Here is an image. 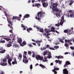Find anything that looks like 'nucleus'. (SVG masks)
Instances as JSON below:
<instances>
[{"label": "nucleus", "instance_id": "obj_3", "mask_svg": "<svg viewBox=\"0 0 74 74\" xmlns=\"http://www.w3.org/2000/svg\"><path fill=\"white\" fill-rule=\"evenodd\" d=\"M66 16L68 18H74V12L71 10L69 11V12L66 14Z\"/></svg>", "mask_w": 74, "mask_h": 74}, {"label": "nucleus", "instance_id": "obj_52", "mask_svg": "<svg viewBox=\"0 0 74 74\" xmlns=\"http://www.w3.org/2000/svg\"><path fill=\"white\" fill-rule=\"evenodd\" d=\"M59 46H54V48H57V49H58V48H59Z\"/></svg>", "mask_w": 74, "mask_h": 74}, {"label": "nucleus", "instance_id": "obj_54", "mask_svg": "<svg viewBox=\"0 0 74 74\" xmlns=\"http://www.w3.org/2000/svg\"><path fill=\"white\" fill-rule=\"evenodd\" d=\"M35 56H36V54H33L32 56V58H34L35 57Z\"/></svg>", "mask_w": 74, "mask_h": 74}, {"label": "nucleus", "instance_id": "obj_6", "mask_svg": "<svg viewBox=\"0 0 74 74\" xmlns=\"http://www.w3.org/2000/svg\"><path fill=\"white\" fill-rule=\"evenodd\" d=\"M45 32H44V33H43V36H46L47 35V34H48L49 33V29H45Z\"/></svg>", "mask_w": 74, "mask_h": 74}, {"label": "nucleus", "instance_id": "obj_10", "mask_svg": "<svg viewBox=\"0 0 74 74\" xmlns=\"http://www.w3.org/2000/svg\"><path fill=\"white\" fill-rule=\"evenodd\" d=\"M12 19L13 20H14V19H17L18 21H20V17H18V16H15V17L14 16H13V18Z\"/></svg>", "mask_w": 74, "mask_h": 74}, {"label": "nucleus", "instance_id": "obj_33", "mask_svg": "<svg viewBox=\"0 0 74 74\" xmlns=\"http://www.w3.org/2000/svg\"><path fill=\"white\" fill-rule=\"evenodd\" d=\"M35 42H36V43H39V42H40V43H41V41H40V40H36L35 41Z\"/></svg>", "mask_w": 74, "mask_h": 74}, {"label": "nucleus", "instance_id": "obj_30", "mask_svg": "<svg viewBox=\"0 0 74 74\" xmlns=\"http://www.w3.org/2000/svg\"><path fill=\"white\" fill-rule=\"evenodd\" d=\"M59 40L60 42L62 43H64V41H63V40L62 39H60V38H59Z\"/></svg>", "mask_w": 74, "mask_h": 74}, {"label": "nucleus", "instance_id": "obj_1", "mask_svg": "<svg viewBox=\"0 0 74 74\" xmlns=\"http://www.w3.org/2000/svg\"><path fill=\"white\" fill-rule=\"evenodd\" d=\"M52 5V10L53 12H58V13H56V15L60 16V14L61 12V10H59V8H57V7L58 5V4L57 3H53Z\"/></svg>", "mask_w": 74, "mask_h": 74}, {"label": "nucleus", "instance_id": "obj_61", "mask_svg": "<svg viewBox=\"0 0 74 74\" xmlns=\"http://www.w3.org/2000/svg\"><path fill=\"white\" fill-rule=\"evenodd\" d=\"M12 64H15V61H13L12 62Z\"/></svg>", "mask_w": 74, "mask_h": 74}, {"label": "nucleus", "instance_id": "obj_25", "mask_svg": "<svg viewBox=\"0 0 74 74\" xmlns=\"http://www.w3.org/2000/svg\"><path fill=\"white\" fill-rule=\"evenodd\" d=\"M4 39V40H6L7 41H10V40H11V39L10 38H5Z\"/></svg>", "mask_w": 74, "mask_h": 74}, {"label": "nucleus", "instance_id": "obj_27", "mask_svg": "<svg viewBox=\"0 0 74 74\" xmlns=\"http://www.w3.org/2000/svg\"><path fill=\"white\" fill-rule=\"evenodd\" d=\"M47 58L46 57H44V60H43V61L44 62H47V61H48V60H47Z\"/></svg>", "mask_w": 74, "mask_h": 74}, {"label": "nucleus", "instance_id": "obj_63", "mask_svg": "<svg viewBox=\"0 0 74 74\" xmlns=\"http://www.w3.org/2000/svg\"><path fill=\"white\" fill-rule=\"evenodd\" d=\"M46 47L47 48H49V45H46Z\"/></svg>", "mask_w": 74, "mask_h": 74}, {"label": "nucleus", "instance_id": "obj_17", "mask_svg": "<svg viewBox=\"0 0 74 74\" xmlns=\"http://www.w3.org/2000/svg\"><path fill=\"white\" fill-rule=\"evenodd\" d=\"M26 45V42L25 41H24L23 42V43H22V45H20L21 47H23L24 45Z\"/></svg>", "mask_w": 74, "mask_h": 74}, {"label": "nucleus", "instance_id": "obj_12", "mask_svg": "<svg viewBox=\"0 0 74 74\" xmlns=\"http://www.w3.org/2000/svg\"><path fill=\"white\" fill-rule=\"evenodd\" d=\"M22 40L21 38L17 40L18 42L19 43L20 45H22Z\"/></svg>", "mask_w": 74, "mask_h": 74}, {"label": "nucleus", "instance_id": "obj_9", "mask_svg": "<svg viewBox=\"0 0 74 74\" xmlns=\"http://www.w3.org/2000/svg\"><path fill=\"white\" fill-rule=\"evenodd\" d=\"M52 54H51V53L50 52H49L48 53V54H47V58H48L49 59H51V58H52Z\"/></svg>", "mask_w": 74, "mask_h": 74}, {"label": "nucleus", "instance_id": "obj_57", "mask_svg": "<svg viewBox=\"0 0 74 74\" xmlns=\"http://www.w3.org/2000/svg\"><path fill=\"white\" fill-rule=\"evenodd\" d=\"M61 39L63 40H65V38H64V37H63Z\"/></svg>", "mask_w": 74, "mask_h": 74}, {"label": "nucleus", "instance_id": "obj_48", "mask_svg": "<svg viewBox=\"0 0 74 74\" xmlns=\"http://www.w3.org/2000/svg\"><path fill=\"white\" fill-rule=\"evenodd\" d=\"M30 67L31 70H32V69H33V65H32V64H31L30 66Z\"/></svg>", "mask_w": 74, "mask_h": 74}, {"label": "nucleus", "instance_id": "obj_42", "mask_svg": "<svg viewBox=\"0 0 74 74\" xmlns=\"http://www.w3.org/2000/svg\"><path fill=\"white\" fill-rule=\"evenodd\" d=\"M64 33H67L69 32V31L67 30H64Z\"/></svg>", "mask_w": 74, "mask_h": 74}, {"label": "nucleus", "instance_id": "obj_62", "mask_svg": "<svg viewBox=\"0 0 74 74\" xmlns=\"http://www.w3.org/2000/svg\"><path fill=\"white\" fill-rule=\"evenodd\" d=\"M63 56H60V59H63Z\"/></svg>", "mask_w": 74, "mask_h": 74}, {"label": "nucleus", "instance_id": "obj_32", "mask_svg": "<svg viewBox=\"0 0 74 74\" xmlns=\"http://www.w3.org/2000/svg\"><path fill=\"white\" fill-rule=\"evenodd\" d=\"M23 60H26L27 59V58L26 57V56H23Z\"/></svg>", "mask_w": 74, "mask_h": 74}, {"label": "nucleus", "instance_id": "obj_34", "mask_svg": "<svg viewBox=\"0 0 74 74\" xmlns=\"http://www.w3.org/2000/svg\"><path fill=\"white\" fill-rule=\"evenodd\" d=\"M64 21H66V20L64 21L63 22H61L60 21V25H63V23H64Z\"/></svg>", "mask_w": 74, "mask_h": 74}, {"label": "nucleus", "instance_id": "obj_28", "mask_svg": "<svg viewBox=\"0 0 74 74\" xmlns=\"http://www.w3.org/2000/svg\"><path fill=\"white\" fill-rule=\"evenodd\" d=\"M5 50L4 49L3 50H2L0 51V53H5Z\"/></svg>", "mask_w": 74, "mask_h": 74}, {"label": "nucleus", "instance_id": "obj_41", "mask_svg": "<svg viewBox=\"0 0 74 74\" xmlns=\"http://www.w3.org/2000/svg\"><path fill=\"white\" fill-rule=\"evenodd\" d=\"M64 46H65L66 47V48H68V47L69 46V44L65 43L64 44Z\"/></svg>", "mask_w": 74, "mask_h": 74}, {"label": "nucleus", "instance_id": "obj_39", "mask_svg": "<svg viewBox=\"0 0 74 74\" xmlns=\"http://www.w3.org/2000/svg\"><path fill=\"white\" fill-rule=\"evenodd\" d=\"M64 20V16H63L61 17V22H62Z\"/></svg>", "mask_w": 74, "mask_h": 74}, {"label": "nucleus", "instance_id": "obj_43", "mask_svg": "<svg viewBox=\"0 0 74 74\" xmlns=\"http://www.w3.org/2000/svg\"><path fill=\"white\" fill-rule=\"evenodd\" d=\"M6 59H10V56L9 55H8L6 57Z\"/></svg>", "mask_w": 74, "mask_h": 74}, {"label": "nucleus", "instance_id": "obj_51", "mask_svg": "<svg viewBox=\"0 0 74 74\" xmlns=\"http://www.w3.org/2000/svg\"><path fill=\"white\" fill-rule=\"evenodd\" d=\"M71 40H67V42H68V43H69L70 42H71Z\"/></svg>", "mask_w": 74, "mask_h": 74}, {"label": "nucleus", "instance_id": "obj_64", "mask_svg": "<svg viewBox=\"0 0 74 74\" xmlns=\"http://www.w3.org/2000/svg\"><path fill=\"white\" fill-rule=\"evenodd\" d=\"M57 59H60V56H57Z\"/></svg>", "mask_w": 74, "mask_h": 74}, {"label": "nucleus", "instance_id": "obj_4", "mask_svg": "<svg viewBox=\"0 0 74 74\" xmlns=\"http://www.w3.org/2000/svg\"><path fill=\"white\" fill-rule=\"evenodd\" d=\"M7 19L8 22V23H10L11 25V26L10 24H8V26L9 27H10V29H11V30H12L13 29V27H12V23H11V21H10V20H9V19L8 18V17H7Z\"/></svg>", "mask_w": 74, "mask_h": 74}, {"label": "nucleus", "instance_id": "obj_47", "mask_svg": "<svg viewBox=\"0 0 74 74\" xmlns=\"http://www.w3.org/2000/svg\"><path fill=\"white\" fill-rule=\"evenodd\" d=\"M58 63L59 64H61V63H62V62L60 60H58Z\"/></svg>", "mask_w": 74, "mask_h": 74}, {"label": "nucleus", "instance_id": "obj_2", "mask_svg": "<svg viewBox=\"0 0 74 74\" xmlns=\"http://www.w3.org/2000/svg\"><path fill=\"white\" fill-rule=\"evenodd\" d=\"M45 16V12L42 11H40L38 12L37 15H36L35 18L38 21L41 20V18H42Z\"/></svg>", "mask_w": 74, "mask_h": 74}, {"label": "nucleus", "instance_id": "obj_44", "mask_svg": "<svg viewBox=\"0 0 74 74\" xmlns=\"http://www.w3.org/2000/svg\"><path fill=\"white\" fill-rule=\"evenodd\" d=\"M6 61H7V59L5 58H4L3 60V62H6Z\"/></svg>", "mask_w": 74, "mask_h": 74}, {"label": "nucleus", "instance_id": "obj_11", "mask_svg": "<svg viewBox=\"0 0 74 74\" xmlns=\"http://www.w3.org/2000/svg\"><path fill=\"white\" fill-rule=\"evenodd\" d=\"M42 5L44 7H47L48 6V4L47 2H42Z\"/></svg>", "mask_w": 74, "mask_h": 74}, {"label": "nucleus", "instance_id": "obj_60", "mask_svg": "<svg viewBox=\"0 0 74 74\" xmlns=\"http://www.w3.org/2000/svg\"><path fill=\"white\" fill-rule=\"evenodd\" d=\"M55 62L56 63H58V60H56L55 61Z\"/></svg>", "mask_w": 74, "mask_h": 74}, {"label": "nucleus", "instance_id": "obj_49", "mask_svg": "<svg viewBox=\"0 0 74 74\" xmlns=\"http://www.w3.org/2000/svg\"><path fill=\"white\" fill-rule=\"evenodd\" d=\"M45 36H46V38H49V36L48 35H46Z\"/></svg>", "mask_w": 74, "mask_h": 74}, {"label": "nucleus", "instance_id": "obj_15", "mask_svg": "<svg viewBox=\"0 0 74 74\" xmlns=\"http://www.w3.org/2000/svg\"><path fill=\"white\" fill-rule=\"evenodd\" d=\"M39 66L41 67H42V69H46V66L42 64H39Z\"/></svg>", "mask_w": 74, "mask_h": 74}, {"label": "nucleus", "instance_id": "obj_35", "mask_svg": "<svg viewBox=\"0 0 74 74\" xmlns=\"http://www.w3.org/2000/svg\"><path fill=\"white\" fill-rule=\"evenodd\" d=\"M14 60L15 62V64H17V62L16 61V58H14Z\"/></svg>", "mask_w": 74, "mask_h": 74}, {"label": "nucleus", "instance_id": "obj_45", "mask_svg": "<svg viewBox=\"0 0 74 74\" xmlns=\"http://www.w3.org/2000/svg\"><path fill=\"white\" fill-rule=\"evenodd\" d=\"M27 52L26 51H24V56H26L27 55Z\"/></svg>", "mask_w": 74, "mask_h": 74}, {"label": "nucleus", "instance_id": "obj_20", "mask_svg": "<svg viewBox=\"0 0 74 74\" xmlns=\"http://www.w3.org/2000/svg\"><path fill=\"white\" fill-rule=\"evenodd\" d=\"M22 55L21 53H19L18 55V59L20 60H21V58H22Z\"/></svg>", "mask_w": 74, "mask_h": 74}, {"label": "nucleus", "instance_id": "obj_50", "mask_svg": "<svg viewBox=\"0 0 74 74\" xmlns=\"http://www.w3.org/2000/svg\"><path fill=\"white\" fill-rule=\"evenodd\" d=\"M49 49H51V50H55V49L52 47H49Z\"/></svg>", "mask_w": 74, "mask_h": 74}, {"label": "nucleus", "instance_id": "obj_13", "mask_svg": "<svg viewBox=\"0 0 74 74\" xmlns=\"http://www.w3.org/2000/svg\"><path fill=\"white\" fill-rule=\"evenodd\" d=\"M51 32H54L55 33V28L53 26L51 27Z\"/></svg>", "mask_w": 74, "mask_h": 74}, {"label": "nucleus", "instance_id": "obj_21", "mask_svg": "<svg viewBox=\"0 0 74 74\" xmlns=\"http://www.w3.org/2000/svg\"><path fill=\"white\" fill-rule=\"evenodd\" d=\"M1 64L2 66H7V63H4V62H3L2 63V62L1 63Z\"/></svg>", "mask_w": 74, "mask_h": 74}, {"label": "nucleus", "instance_id": "obj_16", "mask_svg": "<svg viewBox=\"0 0 74 74\" xmlns=\"http://www.w3.org/2000/svg\"><path fill=\"white\" fill-rule=\"evenodd\" d=\"M33 30V29L32 28L29 27L27 29V31L28 33H30V31Z\"/></svg>", "mask_w": 74, "mask_h": 74}, {"label": "nucleus", "instance_id": "obj_26", "mask_svg": "<svg viewBox=\"0 0 74 74\" xmlns=\"http://www.w3.org/2000/svg\"><path fill=\"white\" fill-rule=\"evenodd\" d=\"M56 66H55L54 67V69L55 70H59V68H56Z\"/></svg>", "mask_w": 74, "mask_h": 74}, {"label": "nucleus", "instance_id": "obj_56", "mask_svg": "<svg viewBox=\"0 0 74 74\" xmlns=\"http://www.w3.org/2000/svg\"><path fill=\"white\" fill-rule=\"evenodd\" d=\"M59 44V41H57L56 43V45H58Z\"/></svg>", "mask_w": 74, "mask_h": 74}, {"label": "nucleus", "instance_id": "obj_8", "mask_svg": "<svg viewBox=\"0 0 74 74\" xmlns=\"http://www.w3.org/2000/svg\"><path fill=\"white\" fill-rule=\"evenodd\" d=\"M63 74H69L68 70L66 69H64L63 70Z\"/></svg>", "mask_w": 74, "mask_h": 74}, {"label": "nucleus", "instance_id": "obj_58", "mask_svg": "<svg viewBox=\"0 0 74 74\" xmlns=\"http://www.w3.org/2000/svg\"><path fill=\"white\" fill-rule=\"evenodd\" d=\"M29 46L30 47H33V46L32 45V44H29Z\"/></svg>", "mask_w": 74, "mask_h": 74}, {"label": "nucleus", "instance_id": "obj_7", "mask_svg": "<svg viewBox=\"0 0 74 74\" xmlns=\"http://www.w3.org/2000/svg\"><path fill=\"white\" fill-rule=\"evenodd\" d=\"M37 57L36 56V59L37 60H42V59H43V57H41L39 55H38Z\"/></svg>", "mask_w": 74, "mask_h": 74}, {"label": "nucleus", "instance_id": "obj_59", "mask_svg": "<svg viewBox=\"0 0 74 74\" xmlns=\"http://www.w3.org/2000/svg\"><path fill=\"white\" fill-rule=\"evenodd\" d=\"M8 62V64H9V65H10V66L11 65V62Z\"/></svg>", "mask_w": 74, "mask_h": 74}, {"label": "nucleus", "instance_id": "obj_46", "mask_svg": "<svg viewBox=\"0 0 74 74\" xmlns=\"http://www.w3.org/2000/svg\"><path fill=\"white\" fill-rule=\"evenodd\" d=\"M36 28L37 29H38V30H39V29H40V28L37 26H36Z\"/></svg>", "mask_w": 74, "mask_h": 74}, {"label": "nucleus", "instance_id": "obj_23", "mask_svg": "<svg viewBox=\"0 0 74 74\" xmlns=\"http://www.w3.org/2000/svg\"><path fill=\"white\" fill-rule=\"evenodd\" d=\"M13 47H14V48H17V47H18V45L14 43Z\"/></svg>", "mask_w": 74, "mask_h": 74}, {"label": "nucleus", "instance_id": "obj_38", "mask_svg": "<svg viewBox=\"0 0 74 74\" xmlns=\"http://www.w3.org/2000/svg\"><path fill=\"white\" fill-rule=\"evenodd\" d=\"M12 60V59L11 58H10L8 59V62H11V61Z\"/></svg>", "mask_w": 74, "mask_h": 74}, {"label": "nucleus", "instance_id": "obj_5", "mask_svg": "<svg viewBox=\"0 0 74 74\" xmlns=\"http://www.w3.org/2000/svg\"><path fill=\"white\" fill-rule=\"evenodd\" d=\"M70 64H71V63H70V62L69 61H67L65 62V64H64V67H65V68H66V67H68V65H69Z\"/></svg>", "mask_w": 74, "mask_h": 74}, {"label": "nucleus", "instance_id": "obj_24", "mask_svg": "<svg viewBox=\"0 0 74 74\" xmlns=\"http://www.w3.org/2000/svg\"><path fill=\"white\" fill-rule=\"evenodd\" d=\"M21 27H23V29L24 30H26V28L25 27H26L24 26L23 24H21Z\"/></svg>", "mask_w": 74, "mask_h": 74}, {"label": "nucleus", "instance_id": "obj_29", "mask_svg": "<svg viewBox=\"0 0 74 74\" xmlns=\"http://www.w3.org/2000/svg\"><path fill=\"white\" fill-rule=\"evenodd\" d=\"M7 47H11L12 46V45H11V43H9L7 44Z\"/></svg>", "mask_w": 74, "mask_h": 74}, {"label": "nucleus", "instance_id": "obj_53", "mask_svg": "<svg viewBox=\"0 0 74 74\" xmlns=\"http://www.w3.org/2000/svg\"><path fill=\"white\" fill-rule=\"evenodd\" d=\"M32 52H31V51H28V54L29 55H31V54H32Z\"/></svg>", "mask_w": 74, "mask_h": 74}, {"label": "nucleus", "instance_id": "obj_19", "mask_svg": "<svg viewBox=\"0 0 74 74\" xmlns=\"http://www.w3.org/2000/svg\"><path fill=\"white\" fill-rule=\"evenodd\" d=\"M35 5L36 7H37V8H39V7L41 6V4L40 3H38L35 4Z\"/></svg>", "mask_w": 74, "mask_h": 74}, {"label": "nucleus", "instance_id": "obj_14", "mask_svg": "<svg viewBox=\"0 0 74 74\" xmlns=\"http://www.w3.org/2000/svg\"><path fill=\"white\" fill-rule=\"evenodd\" d=\"M30 17V14H27L25 15L23 17L24 18H28Z\"/></svg>", "mask_w": 74, "mask_h": 74}, {"label": "nucleus", "instance_id": "obj_37", "mask_svg": "<svg viewBox=\"0 0 74 74\" xmlns=\"http://www.w3.org/2000/svg\"><path fill=\"white\" fill-rule=\"evenodd\" d=\"M67 34L68 35H70V34H71V30H69V32H68L67 33Z\"/></svg>", "mask_w": 74, "mask_h": 74}, {"label": "nucleus", "instance_id": "obj_31", "mask_svg": "<svg viewBox=\"0 0 74 74\" xmlns=\"http://www.w3.org/2000/svg\"><path fill=\"white\" fill-rule=\"evenodd\" d=\"M39 30V32H40L43 33V28H40Z\"/></svg>", "mask_w": 74, "mask_h": 74}, {"label": "nucleus", "instance_id": "obj_40", "mask_svg": "<svg viewBox=\"0 0 74 74\" xmlns=\"http://www.w3.org/2000/svg\"><path fill=\"white\" fill-rule=\"evenodd\" d=\"M5 42V41L4 40H0V43L1 42V43H4Z\"/></svg>", "mask_w": 74, "mask_h": 74}, {"label": "nucleus", "instance_id": "obj_18", "mask_svg": "<svg viewBox=\"0 0 74 74\" xmlns=\"http://www.w3.org/2000/svg\"><path fill=\"white\" fill-rule=\"evenodd\" d=\"M23 62L24 63H27L28 62H29V60H23Z\"/></svg>", "mask_w": 74, "mask_h": 74}, {"label": "nucleus", "instance_id": "obj_55", "mask_svg": "<svg viewBox=\"0 0 74 74\" xmlns=\"http://www.w3.org/2000/svg\"><path fill=\"white\" fill-rule=\"evenodd\" d=\"M55 25L56 26H58V27H59L60 26L59 24H56Z\"/></svg>", "mask_w": 74, "mask_h": 74}, {"label": "nucleus", "instance_id": "obj_22", "mask_svg": "<svg viewBox=\"0 0 74 74\" xmlns=\"http://www.w3.org/2000/svg\"><path fill=\"white\" fill-rule=\"evenodd\" d=\"M47 53H48V51H44L43 53V55L44 56H45V55H47Z\"/></svg>", "mask_w": 74, "mask_h": 74}, {"label": "nucleus", "instance_id": "obj_36", "mask_svg": "<svg viewBox=\"0 0 74 74\" xmlns=\"http://www.w3.org/2000/svg\"><path fill=\"white\" fill-rule=\"evenodd\" d=\"M74 2V1H73L72 2H71L69 4V5H72V4H73Z\"/></svg>", "mask_w": 74, "mask_h": 74}]
</instances>
